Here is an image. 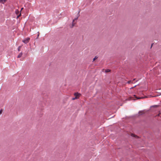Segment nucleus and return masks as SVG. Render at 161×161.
<instances>
[{"mask_svg": "<svg viewBox=\"0 0 161 161\" xmlns=\"http://www.w3.org/2000/svg\"><path fill=\"white\" fill-rule=\"evenodd\" d=\"M30 39L29 38H26L25 39H24L22 41V42L24 43L25 44H27L29 42V40H30Z\"/></svg>", "mask_w": 161, "mask_h": 161, "instance_id": "f257e3e1", "label": "nucleus"}, {"mask_svg": "<svg viewBox=\"0 0 161 161\" xmlns=\"http://www.w3.org/2000/svg\"><path fill=\"white\" fill-rule=\"evenodd\" d=\"M135 80V79H134L132 81L130 80L128 81L127 83L128 84H130V83H133V81L134 80Z\"/></svg>", "mask_w": 161, "mask_h": 161, "instance_id": "f03ea898", "label": "nucleus"}, {"mask_svg": "<svg viewBox=\"0 0 161 161\" xmlns=\"http://www.w3.org/2000/svg\"><path fill=\"white\" fill-rule=\"evenodd\" d=\"M80 94L79 93H78L77 92V93H75V94H74V95L75 96V97H77V96H79V95Z\"/></svg>", "mask_w": 161, "mask_h": 161, "instance_id": "7ed1b4c3", "label": "nucleus"}, {"mask_svg": "<svg viewBox=\"0 0 161 161\" xmlns=\"http://www.w3.org/2000/svg\"><path fill=\"white\" fill-rule=\"evenodd\" d=\"M6 0H0V3H4L6 2Z\"/></svg>", "mask_w": 161, "mask_h": 161, "instance_id": "20e7f679", "label": "nucleus"}, {"mask_svg": "<svg viewBox=\"0 0 161 161\" xmlns=\"http://www.w3.org/2000/svg\"><path fill=\"white\" fill-rule=\"evenodd\" d=\"M22 55V53H20L18 56V58H20Z\"/></svg>", "mask_w": 161, "mask_h": 161, "instance_id": "39448f33", "label": "nucleus"}, {"mask_svg": "<svg viewBox=\"0 0 161 161\" xmlns=\"http://www.w3.org/2000/svg\"><path fill=\"white\" fill-rule=\"evenodd\" d=\"M77 19V18H75V19L73 20V24H72V27H71V28H72L73 27V26H74V23H73V22L74 21V20H76Z\"/></svg>", "mask_w": 161, "mask_h": 161, "instance_id": "423d86ee", "label": "nucleus"}, {"mask_svg": "<svg viewBox=\"0 0 161 161\" xmlns=\"http://www.w3.org/2000/svg\"><path fill=\"white\" fill-rule=\"evenodd\" d=\"M110 70L109 69H106L105 70V72H110Z\"/></svg>", "mask_w": 161, "mask_h": 161, "instance_id": "0eeeda50", "label": "nucleus"}, {"mask_svg": "<svg viewBox=\"0 0 161 161\" xmlns=\"http://www.w3.org/2000/svg\"><path fill=\"white\" fill-rule=\"evenodd\" d=\"M131 136H132L134 137H136L137 136H136L135 135V134H131Z\"/></svg>", "mask_w": 161, "mask_h": 161, "instance_id": "6e6552de", "label": "nucleus"}, {"mask_svg": "<svg viewBox=\"0 0 161 161\" xmlns=\"http://www.w3.org/2000/svg\"><path fill=\"white\" fill-rule=\"evenodd\" d=\"M20 48H21V46H19V47H18V51H20Z\"/></svg>", "mask_w": 161, "mask_h": 161, "instance_id": "1a4fd4ad", "label": "nucleus"}, {"mask_svg": "<svg viewBox=\"0 0 161 161\" xmlns=\"http://www.w3.org/2000/svg\"><path fill=\"white\" fill-rule=\"evenodd\" d=\"M144 97H136L138 99H140L141 98H143Z\"/></svg>", "mask_w": 161, "mask_h": 161, "instance_id": "9d476101", "label": "nucleus"}, {"mask_svg": "<svg viewBox=\"0 0 161 161\" xmlns=\"http://www.w3.org/2000/svg\"><path fill=\"white\" fill-rule=\"evenodd\" d=\"M77 97H74V98H72V99H73V100H75V99H77Z\"/></svg>", "mask_w": 161, "mask_h": 161, "instance_id": "9b49d317", "label": "nucleus"}, {"mask_svg": "<svg viewBox=\"0 0 161 161\" xmlns=\"http://www.w3.org/2000/svg\"><path fill=\"white\" fill-rule=\"evenodd\" d=\"M21 15V14L20 13L17 16V18L19 17Z\"/></svg>", "mask_w": 161, "mask_h": 161, "instance_id": "f8f14e48", "label": "nucleus"}, {"mask_svg": "<svg viewBox=\"0 0 161 161\" xmlns=\"http://www.w3.org/2000/svg\"><path fill=\"white\" fill-rule=\"evenodd\" d=\"M2 110H0V114H1L2 113Z\"/></svg>", "mask_w": 161, "mask_h": 161, "instance_id": "ddd939ff", "label": "nucleus"}, {"mask_svg": "<svg viewBox=\"0 0 161 161\" xmlns=\"http://www.w3.org/2000/svg\"><path fill=\"white\" fill-rule=\"evenodd\" d=\"M97 57L96 56L94 58H93V60H94L96 59L97 58Z\"/></svg>", "mask_w": 161, "mask_h": 161, "instance_id": "4468645a", "label": "nucleus"}, {"mask_svg": "<svg viewBox=\"0 0 161 161\" xmlns=\"http://www.w3.org/2000/svg\"><path fill=\"white\" fill-rule=\"evenodd\" d=\"M136 86H134L133 87H132L130 88V89H132L134 87H135Z\"/></svg>", "mask_w": 161, "mask_h": 161, "instance_id": "2eb2a0df", "label": "nucleus"}, {"mask_svg": "<svg viewBox=\"0 0 161 161\" xmlns=\"http://www.w3.org/2000/svg\"><path fill=\"white\" fill-rule=\"evenodd\" d=\"M18 11H16V13L17 14V12H18Z\"/></svg>", "mask_w": 161, "mask_h": 161, "instance_id": "dca6fc26", "label": "nucleus"}, {"mask_svg": "<svg viewBox=\"0 0 161 161\" xmlns=\"http://www.w3.org/2000/svg\"><path fill=\"white\" fill-rule=\"evenodd\" d=\"M23 9V8H21V10H22Z\"/></svg>", "mask_w": 161, "mask_h": 161, "instance_id": "f3484780", "label": "nucleus"}, {"mask_svg": "<svg viewBox=\"0 0 161 161\" xmlns=\"http://www.w3.org/2000/svg\"><path fill=\"white\" fill-rule=\"evenodd\" d=\"M153 44H152V45H151V47H152V45H153Z\"/></svg>", "mask_w": 161, "mask_h": 161, "instance_id": "a211bd4d", "label": "nucleus"}, {"mask_svg": "<svg viewBox=\"0 0 161 161\" xmlns=\"http://www.w3.org/2000/svg\"><path fill=\"white\" fill-rule=\"evenodd\" d=\"M134 96H136V95H134Z\"/></svg>", "mask_w": 161, "mask_h": 161, "instance_id": "6ab92c4d", "label": "nucleus"}]
</instances>
